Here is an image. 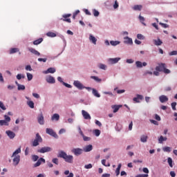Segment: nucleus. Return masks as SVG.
Returning a JSON list of instances; mask_svg holds the SVG:
<instances>
[{
    "mask_svg": "<svg viewBox=\"0 0 177 177\" xmlns=\"http://www.w3.org/2000/svg\"><path fill=\"white\" fill-rule=\"evenodd\" d=\"M0 108L2 110H6V106H5V105L3 104V102L0 101Z\"/></svg>",
    "mask_w": 177,
    "mask_h": 177,
    "instance_id": "nucleus-47",
    "label": "nucleus"
},
{
    "mask_svg": "<svg viewBox=\"0 0 177 177\" xmlns=\"http://www.w3.org/2000/svg\"><path fill=\"white\" fill-rule=\"evenodd\" d=\"M27 77L29 81H31V80H32V74L28 73Z\"/></svg>",
    "mask_w": 177,
    "mask_h": 177,
    "instance_id": "nucleus-50",
    "label": "nucleus"
},
{
    "mask_svg": "<svg viewBox=\"0 0 177 177\" xmlns=\"http://www.w3.org/2000/svg\"><path fill=\"white\" fill-rule=\"evenodd\" d=\"M171 108L173 110H176V102L171 103Z\"/></svg>",
    "mask_w": 177,
    "mask_h": 177,
    "instance_id": "nucleus-58",
    "label": "nucleus"
},
{
    "mask_svg": "<svg viewBox=\"0 0 177 177\" xmlns=\"http://www.w3.org/2000/svg\"><path fill=\"white\" fill-rule=\"evenodd\" d=\"M42 41H44V39H42V38H39L37 40H35L33 41V45H39V44H41L42 42Z\"/></svg>",
    "mask_w": 177,
    "mask_h": 177,
    "instance_id": "nucleus-31",
    "label": "nucleus"
},
{
    "mask_svg": "<svg viewBox=\"0 0 177 177\" xmlns=\"http://www.w3.org/2000/svg\"><path fill=\"white\" fill-rule=\"evenodd\" d=\"M52 149L50 148V147H44L40 149H38L37 151L38 153L44 154V153H49V151H50Z\"/></svg>",
    "mask_w": 177,
    "mask_h": 177,
    "instance_id": "nucleus-8",
    "label": "nucleus"
},
{
    "mask_svg": "<svg viewBox=\"0 0 177 177\" xmlns=\"http://www.w3.org/2000/svg\"><path fill=\"white\" fill-rule=\"evenodd\" d=\"M28 50L31 53H33V55H36V56H40L41 55V53L39 52H38L37 50H35L32 48H29Z\"/></svg>",
    "mask_w": 177,
    "mask_h": 177,
    "instance_id": "nucleus-20",
    "label": "nucleus"
},
{
    "mask_svg": "<svg viewBox=\"0 0 177 177\" xmlns=\"http://www.w3.org/2000/svg\"><path fill=\"white\" fill-rule=\"evenodd\" d=\"M122 165L120 163L115 170L116 176H118L120 175V171L121 170Z\"/></svg>",
    "mask_w": 177,
    "mask_h": 177,
    "instance_id": "nucleus-32",
    "label": "nucleus"
},
{
    "mask_svg": "<svg viewBox=\"0 0 177 177\" xmlns=\"http://www.w3.org/2000/svg\"><path fill=\"white\" fill-rule=\"evenodd\" d=\"M18 91H24L26 89V86L23 84H17Z\"/></svg>",
    "mask_w": 177,
    "mask_h": 177,
    "instance_id": "nucleus-35",
    "label": "nucleus"
},
{
    "mask_svg": "<svg viewBox=\"0 0 177 177\" xmlns=\"http://www.w3.org/2000/svg\"><path fill=\"white\" fill-rule=\"evenodd\" d=\"M26 71H32V68H31L30 65H28L26 66Z\"/></svg>",
    "mask_w": 177,
    "mask_h": 177,
    "instance_id": "nucleus-55",
    "label": "nucleus"
},
{
    "mask_svg": "<svg viewBox=\"0 0 177 177\" xmlns=\"http://www.w3.org/2000/svg\"><path fill=\"white\" fill-rule=\"evenodd\" d=\"M155 120H156L157 121H161V118L160 117V115L156 114L155 115Z\"/></svg>",
    "mask_w": 177,
    "mask_h": 177,
    "instance_id": "nucleus-63",
    "label": "nucleus"
},
{
    "mask_svg": "<svg viewBox=\"0 0 177 177\" xmlns=\"http://www.w3.org/2000/svg\"><path fill=\"white\" fill-rule=\"evenodd\" d=\"M45 162H46L45 159L44 158H40L39 159H38L37 162L34 164L33 167L34 168H37V167H39L41 163L45 164Z\"/></svg>",
    "mask_w": 177,
    "mask_h": 177,
    "instance_id": "nucleus-11",
    "label": "nucleus"
},
{
    "mask_svg": "<svg viewBox=\"0 0 177 177\" xmlns=\"http://www.w3.org/2000/svg\"><path fill=\"white\" fill-rule=\"evenodd\" d=\"M73 85H74V86L77 88V89H80V90H82V89H87V91H92V88L84 86L82 83H81V82H80L78 80L74 81Z\"/></svg>",
    "mask_w": 177,
    "mask_h": 177,
    "instance_id": "nucleus-3",
    "label": "nucleus"
},
{
    "mask_svg": "<svg viewBox=\"0 0 177 177\" xmlns=\"http://www.w3.org/2000/svg\"><path fill=\"white\" fill-rule=\"evenodd\" d=\"M39 143H42V137L37 133L35 139L32 142V146H33V147H37V146L39 145Z\"/></svg>",
    "mask_w": 177,
    "mask_h": 177,
    "instance_id": "nucleus-4",
    "label": "nucleus"
},
{
    "mask_svg": "<svg viewBox=\"0 0 177 177\" xmlns=\"http://www.w3.org/2000/svg\"><path fill=\"white\" fill-rule=\"evenodd\" d=\"M124 43L127 44V45H132L133 44V41H132V38H130L129 37H124Z\"/></svg>",
    "mask_w": 177,
    "mask_h": 177,
    "instance_id": "nucleus-16",
    "label": "nucleus"
},
{
    "mask_svg": "<svg viewBox=\"0 0 177 177\" xmlns=\"http://www.w3.org/2000/svg\"><path fill=\"white\" fill-rule=\"evenodd\" d=\"M166 66L165 64H159L158 66L156 67V71L163 72Z\"/></svg>",
    "mask_w": 177,
    "mask_h": 177,
    "instance_id": "nucleus-12",
    "label": "nucleus"
},
{
    "mask_svg": "<svg viewBox=\"0 0 177 177\" xmlns=\"http://www.w3.org/2000/svg\"><path fill=\"white\" fill-rule=\"evenodd\" d=\"M99 67L101 70H106V68H107V66H106L105 64H100L99 65Z\"/></svg>",
    "mask_w": 177,
    "mask_h": 177,
    "instance_id": "nucleus-44",
    "label": "nucleus"
},
{
    "mask_svg": "<svg viewBox=\"0 0 177 177\" xmlns=\"http://www.w3.org/2000/svg\"><path fill=\"white\" fill-rule=\"evenodd\" d=\"M150 122H151V124H153L154 125H158V122L154 120H151Z\"/></svg>",
    "mask_w": 177,
    "mask_h": 177,
    "instance_id": "nucleus-64",
    "label": "nucleus"
},
{
    "mask_svg": "<svg viewBox=\"0 0 177 177\" xmlns=\"http://www.w3.org/2000/svg\"><path fill=\"white\" fill-rule=\"evenodd\" d=\"M169 56H175L177 55V50H173L169 53Z\"/></svg>",
    "mask_w": 177,
    "mask_h": 177,
    "instance_id": "nucleus-49",
    "label": "nucleus"
},
{
    "mask_svg": "<svg viewBox=\"0 0 177 177\" xmlns=\"http://www.w3.org/2000/svg\"><path fill=\"white\" fill-rule=\"evenodd\" d=\"M62 17L61 20L63 21H66V23H71V19L68 17H71V14H65L62 15Z\"/></svg>",
    "mask_w": 177,
    "mask_h": 177,
    "instance_id": "nucleus-9",
    "label": "nucleus"
},
{
    "mask_svg": "<svg viewBox=\"0 0 177 177\" xmlns=\"http://www.w3.org/2000/svg\"><path fill=\"white\" fill-rule=\"evenodd\" d=\"M19 48H12L10 49V55H13V53H17V52H19Z\"/></svg>",
    "mask_w": 177,
    "mask_h": 177,
    "instance_id": "nucleus-30",
    "label": "nucleus"
},
{
    "mask_svg": "<svg viewBox=\"0 0 177 177\" xmlns=\"http://www.w3.org/2000/svg\"><path fill=\"white\" fill-rule=\"evenodd\" d=\"M91 78L96 81V82H102V79H100L97 76H91Z\"/></svg>",
    "mask_w": 177,
    "mask_h": 177,
    "instance_id": "nucleus-36",
    "label": "nucleus"
},
{
    "mask_svg": "<svg viewBox=\"0 0 177 177\" xmlns=\"http://www.w3.org/2000/svg\"><path fill=\"white\" fill-rule=\"evenodd\" d=\"M82 114L84 118V120H91V115H89V113L85 111V110H82Z\"/></svg>",
    "mask_w": 177,
    "mask_h": 177,
    "instance_id": "nucleus-15",
    "label": "nucleus"
},
{
    "mask_svg": "<svg viewBox=\"0 0 177 177\" xmlns=\"http://www.w3.org/2000/svg\"><path fill=\"white\" fill-rule=\"evenodd\" d=\"M137 38L138 39H145V36H143V35H142V34H138L137 35Z\"/></svg>",
    "mask_w": 177,
    "mask_h": 177,
    "instance_id": "nucleus-51",
    "label": "nucleus"
},
{
    "mask_svg": "<svg viewBox=\"0 0 177 177\" xmlns=\"http://www.w3.org/2000/svg\"><path fill=\"white\" fill-rule=\"evenodd\" d=\"M71 151L75 156H78L82 154V153L84 152V149L80 148H74L71 150Z\"/></svg>",
    "mask_w": 177,
    "mask_h": 177,
    "instance_id": "nucleus-7",
    "label": "nucleus"
},
{
    "mask_svg": "<svg viewBox=\"0 0 177 177\" xmlns=\"http://www.w3.org/2000/svg\"><path fill=\"white\" fill-rule=\"evenodd\" d=\"M58 157L59 158H64V161H66V162H68L69 164H73L74 160V157L71 155H67L64 151H59Z\"/></svg>",
    "mask_w": 177,
    "mask_h": 177,
    "instance_id": "nucleus-1",
    "label": "nucleus"
},
{
    "mask_svg": "<svg viewBox=\"0 0 177 177\" xmlns=\"http://www.w3.org/2000/svg\"><path fill=\"white\" fill-rule=\"evenodd\" d=\"M46 81L48 84H55V82H56L55 77H53V76H48V77H46Z\"/></svg>",
    "mask_w": 177,
    "mask_h": 177,
    "instance_id": "nucleus-18",
    "label": "nucleus"
},
{
    "mask_svg": "<svg viewBox=\"0 0 177 177\" xmlns=\"http://www.w3.org/2000/svg\"><path fill=\"white\" fill-rule=\"evenodd\" d=\"M159 24L160 26H162V27H163V28H168V27H169L168 24H162L160 22V23H159Z\"/></svg>",
    "mask_w": 177,
    "mask_h": 177,
    "instance_id": "nucleus-56",
    "label": "nucleus"
},
{
    "mask_svg": "<svg viewBox=\"0 0 177 177\" xmlns=\"http://www.w3.org/2000/svg\"><path fill=\"white\" fill-rule=\"evenodd\" d=\"M28 106H29L30 109H34V102L32 101L28 102Z\"/></svg>",
    "mask_w": 177,
    "mask_h": 177,
    "instance_id": "nucleus-43",
    "label": "nucleus"
},
{
    "mask_svg": "<svg viewBox=\"0 0 177 177\" xmlns=\"http://www.w3.org/2000/svg\"><path fill=\"white\" fill-rule=\"evenodd\" d=\"M163 151H166L167 153H171V147H165L163 149H162Z\"/></svg>",
    "mask_w": 177,
    "mask_h": 177,
    "instance_id": "nucleus-39",
    "label": "nucleus"
},
{
    "mask_svg": "<svg viewBox=\"0 0 177 177\" xmlns=\"http://www.w3.org/2000/svg\"><path fill=\"white\" fill-rule=\"evenodd\" d=\"M140 140L142 142V143H146V142H147V136H142Z\"/></svg>",
    "mask_w": 177,
    "mask_h": 177,
    "instance_id": "nucleus-37",
    "label": "nucleus"
},
{
    "mask_svg": "<svg viewBox=\"0 0 177 177\" xmlns=\"http://www.w3.org/2000/svg\"><path fill=\"white\" fill-rule=\"evenodd\" d=\"M102 165H104V167H110V164L109 163L108 165H106V160L103 159L102 160Z\"/></svg>",
    "mask_w": 177,
    "mask_h": 177,
    "instance_id": "nucleus-57",
    "label": "nucleus"
},
{
    "mask_svg": "<svg viewBox=\"0 0 177 177\" xmlns=\"http://www.w3.org/2000/svg\"><path fill=\"white\" fill-rule=\"evenodd\" d=\"M153 44L156 46H161L162 45V41L160 38H158L157 39H153Z\"/></svg>",
    "mask_w": 177,
    "mask_h": 177,
    "instance_id": "nucleus-21",
    "label": "nucleus"
},
{
    "mask_svg": "<svg viewBox=\"0 0 177 177\" xmlns=\"http://www.w3.org/2000/svg\"><path fill=\"white\" fill-rule=\"evenodd\" d=\"M48 59L46 58H38V62H43V63H46Z\"/></svg>",
    "mask_w": 177,
    "mask_h": 177,
    "instance_id": "nucleus-54",
    "label": "nucleus"
},
{
    "mask_svg": "<svg viewBox=\"0 0 177 177\" xmlns=\"http://www.w3.org/2000/svg\"><path fill=\"white\" fill-rule=\"evenodd\" d=\"M122 107V105H114L112 106V109H113V113H117L120 110V108Z\"/></svg>",
    "mask_w": 177,
    "mask_h": 177,
    "instance_id": "nucleus-28",
    "label": "nucleus"
},
{
    "mask_svg": "<svg viewBox=\"0 0 177 177\" xmlns=\"http://www.w3.org/2000/svg\"><path fill=\"white\" fill-rule=\"evenodd\" d=\"M37 121L40 125H44L45 124V120H44V115L40 114L37 118Z\"/></svg>",
    "mask_w": 177,
    "mask_h": 177,
    "instance_id": "nucleus-17",
    "label": "nucleus"
},
{
    "mask_svg": "<svg viewBox=\"0 0 177 177\" xmlns=\"http://www.w3.org/2000/svg\"><path fill=\"white\" fill-rule=\"evenodd\" d=\"M167 162H168L169 167H171V168H172V167H174V165H172V158H168Z\"/></svg>",
    "mask_w": 177,
    "mask_h": 177,
    "instance_id": "nucleus-42",
    "label": "nucleus"
},
{
    "mask_svg": "<svg viewBox=\"0 0 177 177\" xmlns=\"http://www.w3.org/2000/svg\"><path fill=\"white\" fill-rule=\"evenodd\" d=\"M21 78H24V75H22L21 74H18L17 75V80H21Z\"/></svg>",
    "mask_w": 177,
    "mask_h": 177,
    "instance_id": "nucleus-62",
    "label": "nucleus"
},
{
    "mask_svg": "<svg viewBox=\"0 0 177 177\" xmlns=\"http://www.w3.org/2000/svg\"><path fill=\"white\" fill-rule=\"evenodd\" d=\"M38 158H39V156H38L37 155H33L32 156V161H38Z\"/></svg>",
    "mask_w": 177,
    "mask_h": 177,
    "instance_id": "nucleus-45",
    "label": "nucleus"
},
{
    "mask_svg": "<svg viewBox=\"0 0 177 177\" xmlns=\"http://www.w3.org/2000/svg\"><path fill=\"white\" fill-rule=\"evenodd\" d=\"M136 67H138V68H142V67H146V66H147V63L146 62H143L142 63V62L140 61H137L136 62Z\"/></svg>",
    "mask_w": 177,
    "mask_h": 177,
    "instance_id": "nucleus-14",
    "label": "nucleus"
},
{
    "mask_svg": "<svg viewBox=\"0 0 177 177\" xmlns=\"http://www.w3.org/2000/svg\"><path fill=\"white\" fill-rule=\"evenodd\" d=\"M93 149V147L92 146V145H88L84 147L83 151H85V153H88L89 151H92Z\"/></svg>",
    "mask_w": 177,
    "mask_h": 177,
    "instance_id": "nucleus-19",
    "label": "nucleus"
},
{
    "mask_svg": "<svg viewBox=\"0 0 177 177\" xmlns=\"http://www.w3.org/2000/svg\"><path fill=\"white\" fill-rule=\"evenodd\" d=\"M59 118H60V115H59V114H57V113H55L52 116L51 120H52V121H54V120H55V121H59Z\"/></svg>",
    "mask_w": 177,
    "mask_h": 177,
    "instance_id": "nucleus-27",
    "label": "nucleus"
},
{
    "mask_svg": "<svg viewBox=\"0 0 177 177\" xmlns=\"http://www.w3.org/2000/svg\"><path fill=\"white\" fill-rule=\"evenodd\" d=\"M52 162L56 165H59V159L57 158H53Z\"/></svg>",
    "mask_w": 177,
    "mask_h": 177,
    "instance_id": "nucleus-40",
    "label": "nucleus"
},
{
    "mask_svg": "<svg viewBox=\"0 0 177 177\" xmlns=\"http://www.w3.org/2000/svg\"><path fill=\"white\" fill-rule=\"evenodd\" d=\"M4 118L5 120H0V127H3V125L8 127L9 122L10 121V117L5 115Z\"/></svg>",
    "mask_w": 177,
    "mask_h": 177,
    "instance_id": "nucleus-5",
    "label": "nucleus"
},
{
    "mask_svg": "<svg viewBox=\"0 0 177 177\" xmlns=\"http://www.w3.org/2000/svg\"><path fill=\"white\" fill-rule=\"evenodd\" d=\"M142 99H143V95L138 94L137 97H134L133 100V102H136V103H139L140 102L139 100H142Z\"/></svg>",
    "mask_w": 177,
    "mask_h": 177,
    "instance_id": "nucleus-22",
    "label": "nucleus"
},
{
    "mask_svg": "<svg viewBox=\"0 0 177 177\" xmlns=\"http://www.w3.org/2000/svg\"><path fill=\"white\" fill-rule=\"evenodd\" d=\"M159 100L160 103H165V102H168V97L165 95H161L159 97Z\"/></svg>",
    "mask_w": 177,
    "mask_h": 177,
    "instance_id": "nucleus-24",
    "label": "nucleus"
},
{
    "mask_svg": "<svg viewBox=\"0 0 177 177\" xmlns=\"http://www.w3.org/2000/svg\"><path fill=\"white\" fill-rule=\"evenodd\" d=\"M46 133H48V135H50V136L55 138V139H57L59 138L56 132H55L52 129L47 128L46 129Z\"/></svg>",
    "mask_w": 177,
    "mask_h": 177,
    "instance_id": "nucleus-6",
    "label": "nucleus"
},
{
    "mask_svg": "<svg viewBox=\"0 0 177 177\" xmlns=\"http://www.w3.org/2000/svg\"><path fill=\"white\" fill-rule=\"evenodd\" d=\"M139 20L143 26H146V24L145 23V17H143L142 15H139Z\"/></svg>",
    "mask_w": 177,
    "mask_h": 177,
    "instance_id": "nucleus-38",
    "label": "nucleus"
},
{
    "mask_svg": "<svg viewBox=\"0 0 177 177\" xmlns=\"http://www.w3.org/2000/svg\"><path fill=\"white\" fill-rule=\"evenodd\" d=\"M94 134L95 135V136H100V130H99V129L94 130Z\"/></svg>",
    "mask_w": 177,
    "mask_h": 177,
    "instance_id": "nucleus-46",
    "label": "nucleus"
},
{
    "mask_svg": "<svg viewBox=\"0 0 177 177\" xmlns=\"http://www.w3.org/2000/svg\"><path fill=\"white\" fill-rule=\"evenodd\" d=\"M143 8V6L142 5H135L133 7V10H142V9Z\"/></svg>",
    "mask_w": 177,
    "mask_h": 177,
    "instance_id": "nucleus-26",
    "label": "nucleus"
},
{
    "mask_svg": "<svg viewBox=\"0 0 177 177\" xmlns=\"http://www.w3.org/2000/svg\"><path fill=\"white\" fill-rule=\"evenodd\" d=\"M6 135L10 138V139H15V137L16 136V133L15 132L8 130L6 131Z\"/></svg>",
    "mask_w": 177,
    "mask_h": 177,
    "instance_id": "nucleus-13",
    "label": "nucleus"
},
{
    "mask_svg": "<svg viewBox=\"0 0 177 177\" xmlns=\"http://www.w3.org/2000/svg\"><path fill=\"white\" fill-rule=\"evenodd\" d=\"M47 37H50L51 38H55L56 37V33L53 32H48L46 33Z\"/></svg>",
    "mask_w": 177,
    "mask_h": 177,
    "instance_id": "nucleus-34",
    "label": "nucleus"
},
{
    "mask_svg": "<svg viewBox=\"0 0 177 177\" xmlns=\"http://www.w3.org/2000/svg\"><path fill=\"white\" fill-rule=\"evenodd\" d=\"M63 85H64V86H66V88H72L71 84H68L64 82H62Z\"/></svg>",
    "mask_w": 177,
    "mask_h": 177,
    "instance_id": "nucleus-60",
    "label": "nucleus"
},
{
    "mask_svg": "<svg viewBox=\"0 0 177 177\" xmlns=\"http://www.w3.org/2000/svg\"><path fill=\"white\" fill-rule=\"evenodd\" d=\"M44 73L45 74H48V73H50V74H53L56 73V69L55 68H49Z\"/></svg>",
    "mask_w": 177,
    "mask_h": 177,
    "instance_id": "nucleus-25",
    "label": "nucleus"
},
{
    "mask_svg": "<svg viewBox=\"0 0 177 177\" xmlns=\"http://www.w3.org/2000/svg\"><path fill=\"white\" fill-rule=\"evenodd\" d=\"M19 153H21V148L20 147L15 150L11 156L14 157V158L12 159V162L15 167L19 165V162H20V155H17Z\"/></svg>",
    "mask_w": 177,
    "mask_h": 177,
    "instance_id": "nucleus-2",
    "label": "nucleus"
},
{
    "mask_svg": "<svg viewBox=\"0 0 177 177\" xmlns=\"http://www.w3.org/2000/svg\"><path fill=\"white\" fill-rule=\"evenodd\" d=\"M93 13L95 17H97L100 15L99 11H97L96 9L93 10Z\"/></svg>",
    "mask_w": 177,
    "mask_h": 177,
    "instance_id": "nucleus-41",
    "label": "nucleus"
},
{
    "mask_svg": "<svg viewBox=\"0 0 177 177\" xmlns=\"http://www.w3.org/2000/svg\"><path fill=\"white\" fill-rule=\"evenodd\" d=\"M118 6H119L118 1H117V0H116V1H115V3L113 5V8H114V9H117L118 8Z\"/></svg>",
    "mask_w": 177,
    "mask_h": 177,
    "instance_id": "nucleus-61",
    "label": "nucleus"
},
{
    "mask_svg": "<svg viewBox=\"0 0 177 177\" xmlns=\"http://www.w3.org/2000/svg\"><path fill=\"white\" fill-rule=\"evenodd\" d=\"M89 40L91 41V42H92V44H93L94 45H96V42H97V39H96V37H95L93 35H89Z\"/></svg>",
    "mask_w": 177,
    "mask_h": 177,
    "instance_id": "nucleus-23",
    "label": "nucleus"
},
{
    "mask_svg": "<svg viewBox=\"0 0 177 177\" xmlns=\"http://www.w3.org/2000/svg\"><path fill=\"white\" fill-rule=\"evenodd\" d=\"M164 142V137L162 136H160L158 138V143H162Z\"/></svg>",
    "mask_w": 177,
    "mask_h": 177,
    "instance_id": "nucleus-52",
    "label": "nucleus"
},
{
    "mask_svg": "<svg viewBox=\"0 0 177 177\" xmlns=\"http://www.w3.org/2000/svg\"><path fill=\"white\" fill-rule=\"evenodd\" d=\"M162 73H165V74H169L171 73V71L169 69H167L166 66L163 70Z\"/></svg>",
    "mask_w": 177,
    "mask_h": 177,
    "instance_id": "nucleus-48",
    "label": "nucleus"
},
{
    "mask_svg": "<svg viewBox=\"0 0 177 177\" xmlns=\"http://www.w3.org/2000/svg\"><path fill=\"white\" fill-rule=\"evenodd\" d=\"M120 60H121V58H120V57L109 58L108 59V63L109 64H115L118 63V62H120Z\"/></svg>",
    "mask_w": 177,
    "mask_h": 177,
    "instance_id": "nucleus-10",
    "label": "nucleus"
},
{
    "mask_svg": "<svg viewBox=\"0 0 177 177\" xmlns=\"http://www.w3.org/2000/svg\"><path fill=\"white\" fill-rule=\"evenodd\" d=\"M91 91H93V95H94L95 97H100V94H99V92H97V90L95 88H91Z\"/></svg>",
    "mask_w": 177,
    "mask_h": 177,
    "instance_id": "nucleus-29",
    "label": "nucleus"
},
{
    "mask_svg": "<svg viewBox=\"0 0 177 177\" xmlns=\"http://www.w3.org/2000/svg\"><path fill=\"white\" fill-rule=\"evenodd\" d=\"M84 168H85L86 169H91V168H92V164L86 165L84 166Z\"/></svg>",
    "mask_w": 177,
    "mask_h": 177,
    "instance_id": "nucleus-59",
    "label": "nucleus"
},
{
    "mask_svg": "<svg viewBox=\"0 0 177 177\" xmlns=\"http://www.w3.org/2000/svg\"><path fill=\"white\" fill-rule=\"evenodd\" d=\"M110 44L112 46H117V45H120V41H111Z\"/></svg>",
    "mask_w": 177,
    "mask_h": 177,
    "instance_id": "nucleus-33",
    "label": "nucleus"
},
{
    "mask_svg": "<svg viewBox=\"0 0 177 177\" xmlns=\"http://www.w3.org/2000/svg\"><path fill=\"white\" fill-rule=\"evenodd\" d=\"M83 140H84V142H89V140H91V138L83 136Z\"/></svg>",
    "mask_w": 177,
    "mask_h": 177,
    "instance_id": "nucleus-53",
    "label": "nucleus"
}]
</instances>
